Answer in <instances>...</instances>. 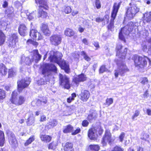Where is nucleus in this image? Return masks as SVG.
Listing matches in <instances>:
<instances>
[{
	"label": "nucleus",
	"instance_id": "obj_1",
	"mask_svg": "<svg viewBox=\"0 0 151 151\" xmlns=\"http://www.w3.org/2000/svg\"><path fill=\"white\" fill-rule=\"evenodd\" d=\"M48 55V58L50 62L56 63L66 73H68L69 72L70 69L68 63L65 60H62L61 58L63 55L60 52L52 50Z\"/></svg>",
	"mask_w": 151,
	"mask_h": 151
},
{
	"label": "nucleus",
	"instance_id": "obj_2",
	"mask_svg": "<svg viewBox=\"0 0 151 151\" xmlns=\"http://www.w3.org/2000/svg\"><path fill=\"white\" fill-rule=\"evenodd\" d=\"M18 95L17 91H13L12 93L10 101L12 104L17 106H19L24 102L25 98L22 96H20L18 97Z\"/></svg>",
	"mask_w": 151,
	"mask_h": 151
},
{
	"label": "nucleus",
	"instance_id": "obj_3",
	"mask_svg": "<svg viewBox=\"0 0 151 151\" xmlns=\"http://www.w3.org/2000/svg\"><path fill=\"white\" fill-rule=\"evenodd\" d=\"M133 26V23L131 22L122 28L119 34V39L125 42V37L128 35L130 32L132 30Z\"/></svg>",
	"mask_w": 151,
	"mask_h": 151
},
{
	"label": "nucleus",
	"instance_id": "obj_4",
	"mask_svg": "<svg viewBox=\"0 0 151 151\" xmlns=\"http://www.w3.org/2000/svg\"><path fill=\"white\" fill-rule=\"evenodd\" d=\"M148 61L150 65L151 64V61L147 57L144 56L143 57L135 56L134 57V61L136 66H138L140 68L145 66Z\"/></svg>",
	"mask_w": 151,
	"mask_h": 151
},
{
	"label": "nucleus",
	"instance_id": "obj_5",
	"mask_svg": "<svg viewBox=\"0 0 151 151\" xmlns=\"http://www.w3.org/2000/svg\"><path fill=\"white\" fill-rule=\"evenodd\" d=\"M36 3L40 4L39 6L38 16L39 17H42L45 18L47 16V13L44 11L43 9H46L47 7L46 0H35Z\"/></svg>",
	"mask_w": 151,
	"mask_h": 151
},
{
	"label": "nucleus",
	"instance_id": "obj_6",
	"mask_svg": "<svg viewBox=\"0 0 151 151\" xmlns=\"http://www.w3.org/2000/svg\"><path fill=\"white\" fill-rule=\"evenodd\" d=\"M139 10V8L136 4H132L127 9L126 14V16L129 19H132L135 17Z\"/></svg>",
	"mask_w": 151,
	"mask_h": 151
},
{
	"label": "nucleus",
	"instance_id": "obj_7",
	"mask_svg": "<svg viewBox=\"0 0 151 151\" xmlns=\"http://www.w3.org/2000/svg\"><path fill=\"white\" fill-rule=\"evenodd\" d=\"M51 71L57 73V68L55 66L52 64H46L42 70V74L45 76H48L51 73Z\"/></svg>",
	"mask_w": 151,
	"mask_h": 151
},
{
	"label": "nucleus",
	"instance_id": "obj_8",
	"mask_svg": "<svg viewBox=\"0 0 151 151\" xmlns=\"http://www.w3.org/2000/svg\"><path fill=\"white\" fill-rule=\"evenodd\" d=\"M120 4L115 3L113 6V10L111 13V19L110 24L108 25V27L109 29H110L113 27V22L116 16L118 9L120 7Z\"/></svg>",
	"mask_w": 151,
	"mask_h": 151
},
{
	"label": "nucleus",
	"instance_id": "obj_9",
	"mask_svg": "<svg viewBox=\"0 0 151 151\" xmlns=\"http://www.w3.org/2000/svg\"><path fill=\"white\" fill-rule=\"evenodd\" d=\"M115 139L111 137V134L109 130L105 131L104 135L101 141V143L103 146L106 145L107 143L108 142L110 144L113 142Z\"/></svg>",
	"mask_w": 151,
	"mask_h": 151
},
{
	"label": "nucleus",
	"instance_id": "obj_10",
	"mask_svg": "<svg viewBox=\"0 0 151 151\" xmlns=\"http://www.w3.org/2000/svg\"><path fill=\"white\" fill-rule=\"evenodd\" d=\"M59 78L60 85L65 88L69 89L70 87L69 78L65 75L60 74Z\"/></svg>",
	"mask_w": 151,
	"mask_h": 151
},
{
	"label": "nucleus",
	"instance_id": "obj_11",
	"mask_svg": "<svg viewBox=\"0 0 151 151\" xmlns=\"http://www.w3.org/2000/svg\"><path fill=\"white\" fill-rule=\"evenodd\" d=\"M62 36L60 34H54L50 38V43L55 46H57L60 44L62 40Z\"/></svg>",
	"mask_w": 151,
	"mask_h": 151
},
{
	"label": "nucleus",
	"instance_id": "obj_12",
	"mask_svg": "<svg viewBox=\"0 0 151 151\" xmlns=\"http://www.w3.org/2000/svg\"><path fill=\"white\" fill-rule=\"evenodd\" d=\"M119 67L118 69L115 70L114 75L115 77L117 78L119 75H122L125 72L128 71L126 65L122 63L118 64Z\"/></svg>",
	"mask_w": 151,
	"mask_h": 151
},
{
	"label": "nucleus",
	"instance_id": "obj_13",
	"mask_svg": "<svg viewBox=\"0 0 151 151\" xmlns=\"http://www.w3.org/2000/svg\"><path fill=\"white\" fill-rule=\"evenodd\" d=\"M29 79V80H27L24 79L17 82L18 90L19 92L29 85L30 83Z\"/></svg>",
	"mask_w": 151,
	"mask_h": 151
},
{
	"label": "nucleus",
	"instance_id": "obj_14",
	"mask_svg": "<svg viewBox=\"0 0 151 151\" xmlns=\"http://www.w3.org/2000/svg\"><path fill=\"white\" fill-rule=\"evenodd\" d=\"M9 142L13 147H17L18 145L17 141L14 134L11 133L8 135Z\"/></svg>",
	"mask_w": 151,
	"mask_h": 151
},
{
	"label": "nucleus",
	"instance_id": "obj_15",
	"mask_svg": "<svg viewBox=\"0 0 151 151\" xmlns=\"http://www.w3.org/2000/svg\"><path fill=\"white\" fill-rule=\"evenodd\" d=\"M30 36L35 40H39L42 38V36L39 32L35 29H32L30 31Z\"/></svg>",
	"mask_w": 151,
	"mask_h": 151
},
{
	"label": "nucleus",
	"instance_id": "obj_16",
	"mask_svg": "<svg viewBox=\"0 0 151 151\" xmlns=\"http://www.w3.org/2000/svg\"><path fill=\"white\" fill-rule=\"evenodd\" d=\"M88 136L89 138L91 140H96L97 139L98 135L97 130L94 128L90 129L88 132Z\"/></svg>",
	"mask_w": 151,
	"mask_h": 151
},
{
	"label": "nucleus",
	"instance_id": "obj_17",
	"mask_svg": "<svg viewBox=\"0 0 151 151\" xmlns=\"http://www.w3.org/2000/svg\"><path fill=\"white\" fill-rule=\"evenodd\" d=\"M122 46L120 44L117 45L116 47V55L122 59L125 58L126 54L127 53V49L125 48L123 52L120 53V50L122 48Z\"/></svg>",
	"mask_w": 151,
	"mask_h": 151
},
{
	"label": "nucleus",
	"instance_id": "obj_18",
	"mask_svg": "<svg viewBox=\"0 0 151 151\" xmlns=\"http://www.w3.org/2000/svg\"><path fill=\"white\" fill-rule=\"evenodd\" d=\"M86 79V75L83 74L79 75L78 77L74 78L73 80L76 84L79 83L80 82H83Z\"/></svg>",
	"mask_w": 151,
	"mask_h": 151
},
{
	"label": "nucleus",
	"instance_id": "obj_19",
	"mask_svg": "<svg viewBox=\"0 0 151 151\" xmlns=\"http://www.w3.org/2000/svg\"><path fill=\"white\" fill-rule=\"evenodd\" d=\"M89 93L88 91L84 90L82 91L80 94L81 99L83 101H86L89 98Z\"/></svg>",
	"mask_w": 151,
	"mask_h": 151
},
{
	"label": "nucleus",
	"instance_id": "obj_20",
	"mask_svg": "<svg viewBox=\"0 0 151 151\" xmlns=\"http://www.w3.org/2000/svg\"><path fill=\"white\" fill-rule=\"evenodd\" d=\"M41 29L45 35L49 36L50 34V31L47 24H42L41 27Z\"/></svg>",
	"mask_w": 151,
	"mask_h": 151
},
{
	"label": "nucleus",
	"instance_id": "obj_21",
	"mask_svg": "<svg viewBox=\"0 0 151 151\" xmlns=\"http://www.w3.org/2000/svg\"><path fill=\"white\" fill-rule=\"evenodd\" d=\"M19 32L22 36H24L27 32V28L24 24H21L19 28Z\"/></svg>",
	"mask_w": 151,
	"mask_h": 151
},
{
	"label": "nucleus",
	"instance_id": "obj_22",
	"mask_svg": "<svg viewBox=\"0 0 151 151\" xmlns=\"http://www.w3.org/2000/svg\"><path fill=\"white\" fill-rule=\"evenodd\" d=\"M142 19L144 23L150 22L151 21V12L144 14Z\"/></svg>",
	"mask_w": 151,
	"mask_h": 151
},
{
	"label": "nucleus",
	"instance_id": "obj_23",
	"mask_svg": "<svg viewBox=\"0 0 151 151\" xmlns=\"http://www.w3.org/2000/svg\"><path fill=\"white\" fill-rule=\"evenodd\" d=\"M18 41L17 36L16 34L14 33L12 34L11 35L10 37L8 40V42L9 43V45H12L14 44V42L12 43V41Z\"/></svg>",
	"mask_w": 151,
	"mask_h": 151
},
{
	"label": "nucleus",
	"instance_id": "obj_24",
	"mask_svg": "<svg viewBox=\"0 0 151 151\" xmlns=\"http://www.w3.org/2000/svg\"><path fill=\"white\" fill-rule=\"evenodd\" d=\"M34 57L33 58V60L35 62H37L41 58V56L38 53L37 50H35L33 51Z\"/></svg>",
	"mask_w": 151,
	"mask_h": 151
},
{
	"label": "nucleus",
	"instance_id": "obj_25",
	"mask_svg": "<svg viewBox=\"0 0 151 151\" xmlns=\"http://www.w3.org/2000/svg\"><path fill=\"white\" fill-rule=\"evenodd\" d=\"M7 73V70L5 65L2 63H0V75H5Z\"/></svg>",
	"mask_w": 151,
	"mask_h": 151
},
{
	"label": "nucleus",
	"instance_id": "obj_26",
	"mask_svg": "<svg viewBox=\"0 0 151 151\" xmlns=\"http://www.w3.org/2000/svg\"><path fill=\"white\" fill-rule=\"evenodd\" d=\"M33 61V59L31 60L29 59V58L27 57H25L24 56H22L21 58V62H24L26 64L29 65H30L32 61Z\"/></svg>",
	"mask_w": 151,
	"mask_h": 151
},
{
	"label": "nucleus",
	"instance_id": "obj_27",
	"mask_svg": "<svg viewBox=\"0 0 151 151\" xmlns=\"http://www.w3.org/2000/svg\"><path fill=\"white\" fill-rule=\"evenodd\" d=\"M40 138L42 141L46 142H50L52 138L51 137L46 135H41Z\"/></svg>",
	"mask_w": 151,
	"mask_h": 151
},
{
	"label": "nucleus",
	"instance_id": "obj_28",
	"mask_svg": "<svg viewBox=\"0 0 151 151\" xmlns=\"http://www.w3.org/2000/svg\"><path fill=\"white\" fill-rule=\"evenodd\" d=\"M73 144L71 143L67 142L65 144L64 149L65 151H73Z\"/></svg>",
	"mask_w": 151,
	"mask_h": 151
},
{
	"label": "nucleus",
	"instance_id": "obj_29",
	"mask_svg": "<svg viewBox=\"0 0 151 151\" xmlns=\"http://www.w3.org/2000/svg\"><path fill=\"white\" fill-rule=\"evenodd\" d=\"M74 31L69 28H67L64 31V34L68 37H71L74 35Z\"/></svg>",
	"mask_w": 151,
	"mask_h": 151
},
{
	"label": "nucleus",
	"instance_id": "obj_30",
	"mask_svg": "<svg viewBox=\"0 0 151 151\" xmlns=\"http://www.w3.org/2000/svg\"><path fill=\"white\" fill-rule=\"evenodd\" d=\"M73 129V127L70 125H67L65 127L63 130V132L65 133L72 132Z\"/></svg>",
	"mask_w": 151,
	"mask_h": 151
},
{
	"label": "nucleus",
	"instance_id": "obj_31",
	"mask_svg": "<svg viewBox=\"0 0 151 151\" xmlns=\"http://www.w3.org/2000/svg\"><path fill=\"white\" fill-rule=\"evenodd\" d=\"M57 124V122L55 120H51L47 124L46 127L48 129H50L56 126Z\"/></svg>",
	"mask_w": 151,
	"mask_h": 151
},
{
	"label": "nucleus",
	"instance_id": "obj_32",
	"mask_svg": "<svg viewBox=\"0 0 151 151\" xmlns=\"http://www.w3.org/2000/svg\"><path fill=\"white\" fill-rule=\"evenodd\" d=\"M88 148L91 151H99L100 147L97 145H91L89 146Z\"/></svg>",
	"mask_w": 151,
	"mask_h": 151
},
{
	"label": "nucleus",
	"instance_id": "obj_33",
	"mask_svg": "<svg viewBox=\"0 0 151 151\" xmlns=\"http://www.w3.org/2000/svg\"><path fill=\"white\" fill-rule=\"evenodd\" d=\"M47 103L46 98L45 97L41 99L37 100L36 102L37 105L40 106L41 105H44Z\"/></svg>",
	"mask_w": 151,
	"mask_h": 151
},
{
	"label": "nucleus",
	"instance_id": "obj_34",
	"mask_svg": "<svg viewBox=\"0 0 151 151\" xmlns=\"http://www.w3.org/2000/svg\"><path fill=\"white\" fill-rule=\"evenodd\" d=\"M5 142L4 134L3 132L0 130V146H3Z\"/></svg>",
	"mask_w": 151,
	"mask_h": 151
},
{
	"label": "nucleus",
	"instance_id": "obj_35",
	"mask_svg": "<svg viewBox=\"0 0 151 151\" xmlns=\"http://www.w3.org/2000/svg\"><path fill=\"white\" fill-rule=\"evenodd\" d=\"M97 113L96 111H94L88 115V118L89 120L94 119L97 117Z\"/></svg>",
	"mask_w": 151,
	"mask_h": 151
},
{
	"label": "nucleus",
	"instance_id": "obj_36",
	"mask_svg": "<svg viewBox=\"0 0 151 151\" xmlns=\"http://www.w3.org/2000/svg\"><path fill=\"white\" fill-rule=\"evenodd\" d=\"M57 146V142L56 141H53L50 143L49 145V149H55Z\"/></svg>",
	"mask_w": 151,
	"mask_h": 151
},
{
	"label": "nucleus",
	"instance_id": "obj_37",
	"mask_svg": "<svg viewBox=\"0 0 151 151\" xmlns=\"http://www.w3.org/2000/svg\"><path fill=\"white\" fill-rule=\"evenodd\" d=\"M35 140L34 136H32L29 137V139L26 141V142L24 144V145L25 146H27L29 144L33 142Z\"/></svg>",
	"mask_w": 151,
	"mask_h": 151
},
{
	"label": "nucleus",
	"instance_id": "obj_38",
	"mask_svg": "<svg viewBox=\"0 0 151 151\" xmlns=\"http://www.w3.org/2000/svg\"><path fill=\"white\" fill-rule=\"evenodd\" d=\"M6 96V92L4 90L0 89V100L5 99Z\"/></svg>",
	"mask_w": 151,
	"mask_h": 151
},
{
	"label": "nucleus",
	"instance_id": "obj_39",
	"mask_svg": "<svg viewBox=\"0 0 151 151\" xmlns=\"http://www.w3.org/2000/svg\"><path fill=\"white\" fill-rule=\"evenodd\" d=\"M16 71L14 69L12 68H11L9 69L8 74L9 77H12L16 75Z\"/></svg>",
	"mask_w": 151,
	"mask_h": 151
},
{
	"label": "nucleus",
	"instance_id": "obj_40",
	"mask_svg": "<svg viewBox=\"0 0 151 151\" xmlns=\"http://www.w3.org/2000/svg\"><path fill=\"white\" fill-rule=\"evenodd\" d=\"M149 135L147 134L142 132L141 134L140 138L144 141H146L149 138Z\"/></svg>",
	"mask_w": 151,
	"mask_h": 151
},
{
	"label": "nucleus",
	"instance_id": "obj_41",
	"mask_svg": "<svg viewBox=\"0 0 151 151\" xmlns=\"http://www.w3.org/2000/svg\"><path fill=\"white\" fill-rule=\"evenodd\" d=\"M35 119L33 117H29L27 121V124L28 125H30L34 123Z\"/></svg>",
	"mask_w": 151,
	"mask_h": 151
},
{
	"label": "nucleus",
	"instance_id": "obj_42",
	"mask_svg": "<svg viewBox=\"0 0 151 151\" xmlns=\"http://www.w3.org/2000/svg\"><path fill=\"white\" fill-rule=\"evenodd\" d=\"M4 41V35L0 30V45L2 44Z\"/></svg>",
	"mask_w": 151,
	"mask_h": 151
},
{
	"label": "nucleus",
	"instance_id": "obj_43",
	"mask_svg": "<svg viewBox=\"0 0 151 151\" xmlns=\"http://www.w3.org/2000/svg\"><path fill=\"white\" fill-rule=\"evenodd\" d=\"M47 81L46 80V78L44 77L43 78L41 79L38 81V84L40 85H42L47 84Z\"/></svg>",
	"mask_w": 151,
	"mask_h": 151
},
{
	"label": "nucleus",
	"instance_id": "obj_44",
	"mask_svg": "<svg viewBox=\"0 0 151 151\" xmlns=\"http://www.w3.org/2000/svg\"><path fill=\"white\" fill-rule=\"evenodd\" d=\"M76 94L75 93H73L71 94V96L67 99V102L68 103H70L74 99V98L76 97Z\"/></svg>",
	"mask_w": 151,
	"mask_h": 151
},
{
	"label": "nucleus",
	"instance_id": "obj_45",
	"mask_svg": "<svg viewBox=\"0 0 151 151\" xmlns=\"http://www.w3.org/2000/svg\"><path fill=\"white\" fill-rule=\"evenodd\" d=\"M81 55L83 56L84 59L88 61H90L91 60V58L88 56L84 51H82L81 52Z\"/></svg>",
	"mask_w": 151,
	"mask_h": 151
},
{
	"label": "nucleus",
	"instance_id": "obj_46",
	"mask_svg": "<svg viewBox=\"0 0 151 151\" xmlns=\"http://www.w3.org/2000/svg\"><path fill=\"white\" fill-rule=\"evenodd\" d=\"M111 151H124V149L121 147L116 145L113 148Z\"/></svg>",
	"mask_w": 151,
	"mask_h": 151
},
{
	"label": "nucleus",
	"instance_id": "obj_47",
	"mask_svg": "<svg viewBox=\"0 0 151 151\" xmlns=\"http://www.w3.org/2000/svg\"><path fill=\"white\" fill-rule=\"evenodd\" d=\"M63 11L66 14H69L71 12V9L70 6H65L63 9Z\"/></svg>",
	"mask_w": 151,
	"mask_h": 151
},
{
	"label": "nucleus",
	"instance_id": "obj_48",
	"mask_svg": "<svg viewBox=\"0 0 151 151\" xmlns=\"http://www.w3.org/2000/svg\"><path fill=\"white\" fill-rule=\"evenodd\" d=\"M113 102V99L111 98H107L106 101V105L109 106L112 104Z\"/></svg>",
	"mask_w": 151,
	"mask_h": 151
},
{
	"label": "nucleus",
	"instance_id": "obj_49",
	"mask_svg": "<svg viewBox=\"0 0 151 151\" xmlns=\"http://www.w3.org/2000/svg\"><path fill=\"white\" fill-rule=\"evenodd\" d=\"M106 68L105 67V66L104 65H103L101 66L99 69V73H103L104 72L106 71L107 70Z\"/></svg>",
	"mask_w": 151,
	"mask_h": 151
},
{
	"label": "nucleus",
	"instance_id": "obj_50",
	"mask_svg": "<svg viewBox=\"0 0 151 151\" xmlns=\"http://www.w3.org/2000/svg\"><path fill=\"white\" fill-rule=\"evenodd\" d=\"M140 114V112L139 111L137 110L135 111L134 114L132 116V119L133 120L134 119L137 117Z\"/></svg>",
	"mask_w": 151,
	"mask_h": 151
},
{
	"label": "nucleus",
	"instance_id": "obj_51",
	"mask_svg": "<svg viewBox=\"0 0 151 151\" xmlns=\"http://www.w3.org/2000/svg\"><path fill=\"white\" fill-rule=\"evenodd\" d=\"M81 129L79 128L78 127L76 129L72 131L71 134L72 135H75L80 132Z\"/></svg>",
	"mask_w": 151,
	"mask_h": 151
},
{
	"label": "nucleus",
	"instance_id": "obj_52",
	"mask_svg": "<svg viewBox=\"0 0 151 151\" xmlns=\"http://www.w3.org/2000/svg\"><path fill=\"white\" fill-rule=\"evenodd\" d=\"M95 4L96 8L97 9H99L101 8V2L99 0H96Z\"/></svg>",
	"mask_w": 151,
	"mask_h": 151
},
{
	"label": "nucleus",
	"instance_id": "obj_53",
	"mask_svg": "<svg viewBox=\"0 0 151 151\" xmlns=\"http://www.w3.org/2000/svg\"><path fill=\"white\" fill-rule=\"evenodd\" d=\"M147 46L146 43H143L142 45V49L145 52H147L148 50Z\"/></svg>",
	"mask_w": 151,
	"mask_h": 151
},
{
	"label": "nucleus",
	"instance_id": "obj_54",
	"mask_svg": "<svg viewBox=\"0 0 151 151\" xmlns=\"http://www.w3.org/2000/svg\"><path fill=\"white\" fill-rule=\"evenodd\" d=\"M148 82V80L147 78H142V80L141 81V83L143 84H145L147 83Z\"/></svg>",
	"mask_w": 151,
	"mask_h": 151
},
{
	"label": "nucleus",
	"instance_id": "obj_55",
	"mask_svg": "<svg viewBox=\"0 0 151 151\" xmlns=\"http://www.w3.org/2000/svg\"><path fill=\"white\" fill-rule=\"evenodd\" d=\"M46 116L44 115H42L40 116V122H44L46 121Z\"/></svg>",
	"mask_w": 151,
	"mask_h": 151
},
{
	"label": "nucleus",
	"instance_id": "obj_56",
	"mask_svg": "<svg viewBox=\"0 0 151 151\" xmlns=\"http://www.w3.org/2000/svg\"><path fill=\"white\" fill-rule=\"evenodd\" d=\"M124 133H122L120 135L119 137V139L120 141L121 142H122L123 141V139L124 137Z\"/></svg>",
	"mask_w": 151,
	"mask_h": 151
},
{
	"label": "nucleus",
	"instance_id": "obj_57",
	"mask_svg": "<svg viewBox=\"0 0 151 151\" xmlns=\"http://www.w3.org/2000/svg\"><path fill=\"white\" fill-rule=\"evenodd\" d=\"M89 124L88 122L86 120H84L83 121L82 125L83 127L87 126Z\"/></svg>",
	"mask_w": 151,
	"mask_h": 151
},
{
	"label": "nucleus",
	"instance_id": "obj_58",
	"mask_svg": "<svg viewBox=\"0 0 151 151\" xmlns=\"http://www.w3.org/2000/svg\"><path fill=\"white\" fill-rule=\"evenodd\" d=\"M109 17L108 15H106L105 17H104V20L105 21V22H106V23H108L109 22Z\"/></svg>",
	"mask_w": 151,
	"mask_h": 151
},
{
	"label": "nucleus",
	"instance_id": "obj_59",
	"mask_svg": "<svg viewBox=\"0 0 151 151\" xmlns=\"http://www.w3.org/2000/svg\"><path fill=\"white\" fill-rule=\"evenodd\" d=\"M97 131H98L99 134L100 135H101V134H102L104 130L102 128H101V127H100L98 129Z\"/></svg>",
	"mask_w": 151,
	"mask_h": 151
},
{
	"label": "nucleus",
	"instance_id": "obj_60",
	"mask_svg": "<svg viewBox=\"0 0 151 151\" xmlns=\"http://www.w3.org/2000/svg\"><path fill=\"white\" fill-rule=\"evenodd\" d=\"M104 20V19L103 18H101L99 17H98L96 19V21L97 22H101Z\"/></svg>",
	"mask_w": 151,
	"mask_h": 151
},
{
	"label": "nucleus",
	"instance_id": "obj_61",
	"mask_svg": "<svg viewBox=\"0 0 151 151\" xmlns=\"http://www.w3.org/2000/svg\"><path fill=\"white\" fill-rule=\"evenodd\" d=\"M146 113L149 116H151V109H148L146 110Z\"/></svg>",
	"mask_w": 151,
	"mask_h": 151
},
{
	"label": "nucleus",
	"instance_id": "obj_62",
	"mask_svg": "<svg viewBox=\"0 0 151 151\" xmlns=\"http://www.w3.org/2000/svg\"><path fill=\"white\" fill-rule=\"evenodd\" d=\"M73 56L74 58L76 59L77 60L78 59L79 57V55L78 53L77 54H73Z\"/></svg>",
	"mask_w": 151,
	"mask_h": 151
},
{
	"label": "nucleus",
	"instance_id": "obj_63",
	"mask_svg": "<svg viewBox=\"0 0 151 151\" xmlns=\"http://www.w3.org/2000/svg\"><path fill=\"white\" fill-rule=\"evenodd\" d=\"M83 42L86 45H88V44L87 40L86 38H84L82 40Z\"/></svg>",
	"mask_w": 151,
	"mask_h": 151
},
{
	"label": "nucleus",
	"instance_id": "obj_64",
	"mask_svg": "<svg viewBox=\"0 0 151 151\" xmlns=\"http://www.w3.org/2000/svg\"><path fill=\"white\" fill-rule=\"evenodd\" d=\"M147 52L149 54H150L151 55V46L148 45V50Z\"/></svg>",
	"mask_w": 151,
	"mask_h": 151
}]
</instances>
